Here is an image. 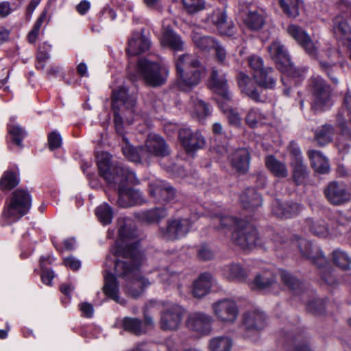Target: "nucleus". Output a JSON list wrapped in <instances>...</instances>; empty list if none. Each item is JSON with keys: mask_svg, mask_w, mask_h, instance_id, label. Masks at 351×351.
Returning a JSON list of instances; mask_svg holds the SVG:
<instances>
[{"mask_svg": "<svg viewBox=\"0 0 351 351\" xmlns=\"http://www.w3.org/2000/svg\"><path fill=\"white\" fill-rule=\"evenodd\" d=\"M208 86L225 100L229 101L231 99L232 94L228 89L226 74L222 70H219L215 66L211 69Z\"/></svg>", "mask_w": 351, "mask_h": 351, "instance_id": "nucleus-17", "label": "nucleus"}, {"mask_svg": "<svg viewBox=\"0 0 351 351\" xmlns=\"http://www.w3.org/2000/svg\"><path fill=\"white\" fill-rule=\"evenodd\" d=\"M48 145L50 150L58 149L62 145V138L60 134L53 131L48 134Z\"/></svg>", "mask_w": 351, "mask_h": 351, "instance_id": "nucleus-63", "label": "nucleus"}, {"mask_svg": "<svg viewBox=\"0 0 351 351\" xmlns=\"http://www.w3.org/2000/svg\"><path fill=\"white\" fill-rule=\"evenodd\" d=\"M231 165L237 172L245 173L250 167V156L245 149L236 150L230 159Z\"/></svg>", "mask_w": 351, "mask_h": 351, "instance_id": "nucleus-31", "label": "nucleus"}, {"mask_svg": "<svg viewBox=\"0 0 351 351\" xmlns=\"http://www.w3.org/2000/svg\"><path fill=\"white\" fill-rule=\"evenodd\" d=\"M213 278L209 273H203L199 275L193 284L192 293L195 298H202L207 295L213 286Z\"/></svg>", "mask_w": 351, "mask_h": 351, "instance_id": "nucleus-26", "label": "nucleus"}, {"mask_svg": "<svg viewBox=\"0 0 351 351\" xmlns=\"http://www.w3.org/2000/svg\"><path fill=\"white\" fill-rule=\"evenodd\" d=\"M237 83L241 92L256 103L265 102L267 97L261 95L254 81L244 72L237 75Z\"/></svg>", "mask_w": 351, "mask_h": 351, "instance_id": "nucleus-19", "label": "nucleus"}, {"mask_svg": "<svg viewBox=\"0 0 351 351\" xmlns=\"http://www.w3.org/2000/svg\"><path fill=\"white\" fill-rule=\"evenodd\" d=\"M155 156L166 157L169 155V147L165 141L155 134Z\"/></svg>", "mask_w": 351, "mask_h": 351, "instance_id": "nucleus-56", "label": "nucleus"}, {"mask_svg": "<svg viewBox=\"0 0 351 351\" xmlns=\"http://www.w3.org/2000/svg\"><path fill=\"white\" fill-rule=\"evenodd\" d=\"M347 120L341 114H338V123L341 129L336 145L339 152L346 153L348 152L351 143V130L346 125Z\"/></svg>", "mask_w": 351, "mask_h": 351, "instance_id": "nucleus-29", "label": "nucleus"}, {"mask_svg": "<svg viewBox=\"0 0 351 351\" xmlns=\"http://www.w3.org/2000/svg\"><path fill=\"white\" fill-rule=\"evenodd\" d=\"M191 38L195 46L201 51H210L217 45V40L215 38L204 36L196 30L192 32Z\"/></svg>", "mask_w": 351, "mask_h": 351, "instance_id": "nucleus-41", "label": "nucleus"}, {"mask_svg": "<svg viewBox=\"0 0 351 351\" xmlns=\"http://www.w3.org/2000/svg\"><path fill=\"white\" fill-rule=\"evenodd\" d=\"M268 52L278 69L284 73L281 81L285 86L284 94L288 96L292 84L298 85L304 79V72L294 66L287 49L279 40L272 42L268 47Z\"/></svg>", "mask_w": 351, "mask_h": 351, "instance_id": "nucleus-4", "label": "nucleus"}, {"mask_svg": "<svg viewBox=\"0 0 351 351\" xmlns=\"http://www.w3.org/2000/svg\"><path fill=\"white\" fill-rule=\"evenodd\" d=\"M135 104V99L128 95V90L125 87H119L113 90L112 95V109L119 108L121 105L126 108H132Z\"/></svg>", "mask_w": 351, "mask_h": 351, "instance_id": "nucleus-34", "label": "nucleus"}, {"mask_svg": "<svg viewBox=\"0 0 351 351\" xmlns=\"http://www.w3.org/2000/svg\"><path fill=\"white\" fill-rule=\"evenodd\" d=\"M137 72L145 84L154 86V62L147 58H141L137 62Z\"/></svg>", "mask_w": 351, "mask_h": 351, "instance_id": "nucleus-36", "label": "nucleus"}, {"mask_svg": "<svg viewBox=\"0 0 351 351\" xmlns=\"http://www.w3.org/2000/svg\"><path fill=\"white\" fill-rule=\"evenodd\" d=\"M326 263L324 265L320 266V276L323 281H324L327 285L330 286H334L336 282V278L332 274V269L329 265H326Z\"/></svg>", "mask_w": 351, "mask_h": 351, "instance_id": "nucleus-58", "label": "nucleus"}, {"mask_svg": "<svg viewBox=\"0 0 351 351\" xmlns=\"http://www.w3.org/2000/svg\"><path fill=\"white\" fill-rule=\"evenodd\" d=\"M254 78L256 84L260 87L272 90L276 86L278 75L272 67L267 66L261 72L258 73Z\"/></svg>", "mask_w": 351, "mask_h": 351, "instance_id": "nucleus-28", "label": "nucleus"}, {"mask_svg": "<svg viewBox=\"0 0 351 351\" xmlns=\"http://www.w3.org/2000/svg\"><path fill=\"white\" fill-rule=\"evenodd\" d=\"M184 7L190 14H194L205 8L204 0H182Z\"/></svg>", "mask_w": 351, "mask_h": 351, "instance_id": "nucleus-59", "label": "nucleus"}, {"mask_svg": "<svg viewBox=\"0 0 351 351\" xmlns=\"http://www.w3.org/2000/svg\"><path fill=\"white\" fill-rule=\"evenodd\" d=\"M178 138L182 146L189 154H193L206 145V139L199 130L193 132L188 127L178 131Z\"/></svg>", "mask_w": 351, "mask_h": 351, "instance_id": "nucleus-14", "label": "nucleus"}, {"mask_svg": "<svg viewBox=\"0 0 351 351\" xmlns=\"http://www.w3.org/2000/svg\"><path fill=\"white\" fill-rule=\"evenodd\" d=\"M32 198L23 189H16L12 193L9 203L3 211V218L8 223H12L27 214L30 209Z\"/></svg>", "mask_w": 351, "mask_h": 351, "instance_id": "nucleus-7", "label": "nucleus"}, {"mask_svg": "<svg viewBox=\"0 0 351 351\" xmlns=\"http://www.w3.org/2000/svg\"><path fill=\"white\" fill-rule=\"evenodd\" d=\"M155 222L167 215L166 204L176 197V191L169 183L161 180H155Z\"/></svg>", "mask_w": 351, "mask_h": 351, "instance_id": "nucleus-9", "label": "nucleus"}, {"mask_svg": "<svg viewBox=\"0 0 351 351\" xmlns=\"http://www.w3.org/2000/svg\"><path fill=\"white\" fill-rule=\"evenodd\" d=\"M154 73L155 87L161 86L167 82L169 75V67L165 60L160 57L155 58Z\"/></svg>", "mask_w": 351, "mask_h": 351, "instance_id": "nucleus-43", "label": "nucleus"}, {"mask_svg": "<svg viewBox=\"0 0 351 351\" xmlns=\"http://www.w3.org/2000/svg\"><path fill=\"white\" fill-rule=\"evenodd\" d=\"M213 315L220 322L232 324L239 316V308L237 303L229 298L220 299L211 304Z\"/></svg>", "mask_w": 351, "mask_h": 351, "instance_id": "nucleus-13", "label": "nucleus"}, {"mask_svg": "<svg viewBox=\"0 0 351 351\" xmlns=\"http://www.w3.org/2000/svg\"><path fill=\"white\" fill-rule=\"evenodd\" d=\"M310 86L312 109L315 112L329 110L333 104L330 86L320 76L312 77Z\"/></svg>", "mask_w": 351, "mask_h": 351, "instance_id": "nucleus-8", "label": "nucleus"}, {"mask_svg": "<svg viewBox=\"0 0 351 351\" xmlns=\"http://www.w3.org/2000/svg\"><path fill=\"white\" fill-rule=\"evenodd\" d=\"M95 214L99 221L103 224H108L112 221V208L107 204H103L98 206L95 210Z\"/></svg>", "mask_w": 351, "mask_h": 351, "instance_id": "nucleus-53", "label": "nucleus"}, {"mask_svg": "<svg viewBox=\"0 0 351 351\" xmlns=\"http://www.w3.org/2000/svg\"><path fill=\"white\" fill-rule=\"evenodd\" d=\"M215 221L219 223L215 228L219 230L232 231L233 242L243 250H251L256 247L268 249L276 252L289 251L291 247H298L301 254L311 260L318 267L324 265L326 259L318 246L313 245L308 240L294 237L288 240L278 232L272 229L267 230L263 237H259L256 228L251 223L230 216L217 215Z\"/></svg>", "mask_w": 351, "mask_h": 351, "instance_id": "nucleus-1", "label": "nucleus"}, {"mask_svg": "<svg viewBox=\"0 0 351 351\" xmlns=\"http://www.w3.org/2000/svg\"><path fill=\"white\" fill-rule=\"evenodd\" d=\"M326 263L324 265L320 266V276L323 281H324L327 285L330 286H334L336 282V278L332 274V269L329 265H326Z\"/></svg>", "mask_w": 351, "mask_h": 351, "instance_id": "nucleus-57", "label": "nucleus"}, {"mask_svg": "<svg viewBox=\"0 0 351 351\" xmlns=\"http://www.w3.org/2000/svg\"><path fill=\"white\" fill-rule=\"evenodd\" d=\"M118 195L117 204L123 208L141 205L143 202L141 193L136 190L128 189L124 191L119 188Z\"/></svg>", "mask_w": 351, "mask_h": 351, "instance_id": "nucleus-27", "label": "nucleus"}, {"mask_svg": "<svg viewBox=\"0 0 351 351\" xmlns=\"http://www.w3.org/2000/svg\"><path fill=\"white\" fill-rule=\"evenodd\" d=\"M97 165L99 175L108 184L123 185L124 182H134L136 176L134 172L119 165H112L110 155L102 152L97 156Z\"/></svg>", "mask_w": 351, "mask_h": 351, "instance_id": "nucleus-6", "label": "nucleus"}, {"mask_svg": "<svg viewBox=\"0 0 351 351\" xmlns=\"http://www.w3.org/2000/svg\"><path fill=\"white\" fill-rule=\"evenodd\" d=\"M214 322L213 316L203 312L195 311L191 313L186 319V327L197 334L208 335L212 331Z\"/></svg>", "mask_w": 351, "mask_h": 351, "instance_id": "nucleus-15", "label": "nucleus"}, {"mask_svg": "<svg viewBox=\"0 0 351 351\" xmlns=\"http://www.w3.org/2000/svg\"><path fill=\"white\" fill-rule=\"evenodd\" d=\"M282 338L284 339L285 348L287 351H311L304 339V335L300 332L282 330L280 332Z\"/></svg>", "mask_w": 351, "mask_h": 351, "instance_id": "nucleus-24", "label": "nucleus"}, {"mask_svg": "<svg viewBox=\"0 0 351 351\" xmlns=\"http://www.w3.org/2000/svg\"><path fill=\"white\" fill-rule=\"evenodd\" d=\"M154 304L152 302L147 304L144 308V322L136 317H125L122 320L123 328L137 336L146 334L153 323Z\"/></svg>", "mask_w": 351, "mask_h": 351, "instance_id": "nucleus-11", "label": "nucleus"}, {"mask_svg": "<svg viewBox=\"0 0 351 351\" xmlns=\"http://www.w3.org/2000/svg\"><path fill=\"white\" fill-rule=\"evenodd\" d=\"M191 101L194 107V115L199 120H204L210 115L211 110L210 106L203 100L197 97H191Z\"/></svg>", "mask_w": 351, "mask_h": 351, "instance_id": "nucleus-49", "label": "nucleus"}, {"mask_svg": "<svg viewBox=\"0 0 351 351\" xmlns=\"http://www.w3.org/2000/svg\"><path fill=\"white\" fill-rule=\"evenodd\" d=\"M332 29L338 38L350 40L351 27L344 16L337 15L333 18Z\"/></svg>", "mask_w": 351, "mask_h": 351, "instance_id": "nucleus-38", "label": "nucleus"}, {"mask_svg": "<svg viewBox=\"0 0 351 351\" xmlns=\"http://www.w3.org/2000/svg\"><path fill=\"white\" fill-rule=\"evenodd\" d=\"M185 313V308L178 304H165L160 312L159 322L160 328L165 331L178 330Z\"/></svg>", "mask_w": 351, "mask_h": 351, "instance_id": "nucleus-10", "label": "nucleus"}, {"mask_svg": "<svg viewBox=\"0 0 351 351\" xmlns=\"http://www.w3.org/2000/svg\"><path fill=\"white\" fill-rule=\"evenodd\" d=\"M224 278L232 281L243 282L247 276V270L239 263H232L224 265L221 269Z\"/></svg>", "mask_w": 351, "mask_h": 351, "instance_id": "nucleus-30", "label": "nucleus"}, {"mask_svg": "<svg viewBox=\"0 0 351 351\" xmlns=\"http://www.w3.org/2000/svg\"><path fill=\"white\" fill-rule=\"evenodd\" d=\"M265 119V117L258 108H251L247 113L245 117L246 124L252 128H254L263 121Z\"/></svg>", "mask_w": 351, "mask_h": 351, "instance_id": "nucleus-52", "label": "nucleus"}, {"mask_svg": "<svg viewBox=\"0 0 351 351\" xmlns=\"http://www.w3.org/2000/svg\"><path fill=\"white\" fill-rule=\"evenodd\" d=\"M326 199L334 206H341L351 200V193L343 182H330L324 189Z\"/></svg>", "mask_w": 351, "mask_h": 351, "instance_id": "nucleus-16", "label": "nucleus"}, {"mask_svg": "<svg viewBox=\"0 0 351 351\" xmlns=\"http://www.w3.org/2000/svg\"><path fill=\"white\" fill-rule=\"evenodd\" d=\"M124 144L122 145V152L123 155L129 160L133 162L151 161L153 153V140L149 137L145 143V148L141 149V153H138L128 141L125 137H123Z\"/></svg>", "mask_w": 351, "mask_h": 351, "instance_id": "nucleus-18", "label": "nucleus"}, {"mask_svg": "<svg viewBox=\"0 0 351 351\" xmlns=\"http://www.w3.org/2000/svg\"><path fill=\"white\" fill-rule=\"evenodd\" d=\"M293 182L298 186L306 184L309 177V170L304 162L290 164Z\"/></svg>", "mask_w": 351, "mask_h": 351, "instance_id": "nucleus-39", "label": "nucleus"}, {"mask_svg": "<svg viewBox=\"0 0 351 351\" xmlns=\"http://www.w3.org/2000/svg\"><path fill=\"white\" fill-rule=\"evenodd\" d=\"M227 117L230 125L234 127H239L241 124V117L234 109L228 111Z\"/></svg>", "mask_w": 351, "mask_h": 351, "instance_id": "nucleus-64", "label": "nucleus"}, {"mask_svg": "<svg viewBox=\"0 0 351 351\" xmlns=\"http://www.w3.org/2000/svg\"><path fill=\"white\" fill-rule=\"evenodd\" d=\"M305 223L312 234L315 236L326 237L328 234V226L322 219L308 218L306 219Z\"/></svg>", "mask_w": 351, "mask_h": 351, "instance_id": "nucleus-46", "label": "nucleus"}, {"mask_svg": "<svg viewBox=\"0 0 351 351\" xmlns=\"http://www.w3.org/2000/svg\"><path fill=\"white\" fill-rule=\"evenodd\" d=\"M104 286L103 287L104 293L116 302L123 305L125 304V300H121L118 295L119 289L117 280L115 277L108 271L104 276Z\"/></svg>", "mask_w": 351, "mask_h": 351, "instance_id": "nucleus-35", "label": "nucleus"}, {"mask_svg": "<svg viewBox=\"0 0 351 351\" xmlns=\"http://www.w3.org/2000/svg\"><path fill=\"white\" fill-rule=\"evenodd\" d=\"M240 201L245 209L254 210L262 205L261 195L253 188L246 189L240 195Z\"/></svg>", "mask_w": 351, "mask_h": 351, "instance_id": "nucleus-33", "label": "nucleus"}, {"mask_svg": "<svg viewBox=\"0 0 351 351\" xmlns=\"http://www.w3.org/2000/svg\"><path fill=\"white\" fill-rule=\"evenodd\" d=\"M287 32L309 56L317 60L319 70L325 73L334 84H337L338 75L347 65V62L340 50L330 48L318 54L317 47L303 28L296 24H290L287 27Z\"/></svg>", "mask_w": 351, "mask_h": 351, "instance_id": "nucleus-3", "label": "nucleus"}, {"mask_svg": "<svg viewBox=\"0 0 351 351\" xmlns=\"http://www.w3.org/2000/svg\"><path fill=\"white\" fill-rule=\"evenodd\" d=\"M334 134V127L330 124L326 123L316 130L315 140L320 146H324L332 141Z\"/></svg>", "mask_w": 351, "mask_h": 351, "instance_id": "nucleus-44", "label": "nucleus"}, {"mask_svg": "<svg viewBox=\"0 0 351 351\" xmlns=\"http://www.w3.org/2000/svg\"><path fill=\"white\" fill-rule=\"evenodd\" d=\"M282 11L290 18H296L300 13V8L302 5V0H279Z\"/></svg>", "mask_w": 351, "mask_h": 351, "instance_id": "nucleus-48", "label": "nucleus"}, {"mask_svg": "<svg viewBox=\"0 0 351 351\" xmlns=\"http://www.w3.org/2000/svg\"><path fill=\"white\" fill-rule=\"evenodd\" d=\"M287 151L290 158V164H295L304 162V158L298 145L291 141L287 146Z\"/></svg>", "mask_w": 351, "mask_h": 351, "instance_id": "nucleus-54", "label": "nucleus"}, {"mask_svg": "<svg viewBox=\"0 0 351 351\" xmlns=\"http://www.w3.org/2000/svg\"><path fill=\"white\" fill-rule=\"evenodd\" d=\"M206 21L214 25L222 35L230 36L234 34V25L231 21H228L224 9L214 10L208 15Z\"/></svg>", "mask_w": 351, "mask_h": 351, "instance_id": "nucleus-20", "label": "nucleus"}, {"mask_svg": "<svg viewBox=\"0 0 351 351\" xmlns=\"http://www.w3.org/2000/svg\"><path fill=\"white\" fill-rule=\"evenodd\" d=\"M245 25L252 30H258L265 24V15L263 12L250 10L244 19Z\"/></svg>", "mask_w": 351, "mask_h": 351, "instance_id": "nucleus-45", "label": "nucleus"}, {"mask_svg": "<svg viewBox=\"0 0 351 351\" xmlns=\"http://www.w3.org/2000/svg\"><path fill=\"white\" fill-rule=\"evenodd\" d=\"M199 216L170 221L165 228H161L159 235L165 240H177L184 237L191 230L192 223Z\"/></svg>", "mask_w": 351, "mask_h": 351, "instance_id": "nucleus-12", "label": "nucleus"}, {"mask_svg": "<svg viewBox=\"0 0 351 351\" xmlns=\"http://www.w3.org/2000/svg\"><path fill=\"white\" fill-rule=\"evenodd\" d=\"M149 284V283L143 278L140 279L136 278L132 282V287H134V290L130 289L129 287H127L126 292L134 298L138 297L141 294V292L143 291V288H141V290H136V288L140 287L141 285H143V287H145Z\"/></svg>", "mask_w": 351, "mask_h": 351, "instance_id": "nucleus-62", "label": "nucleus"}, {"mask_svg": "<svg viewBox=\"0 0 351 351\" xmlns=\"http://www.w3.org/2000/svg\"><path fill=\"white\" fill-rule=\"evenodd\" d=\"M232 346V340L227 336H218L209 341L210 351H230Z\"/></svg>", "mask_w": 351, "mask_h": 351, "instance_id": "nucleus-47", "label": "nucleus"}, {"mask_svg": "<svg viewBox=\"0 0 351 351\" xmlns=\"http://www.w3.org/2000/svg\"><path fill=\"white\" fill-rule=\"evenodd\" d=\"M112 253L117 258L114 261L108 256L105 262L106 267L114 265L117 276L130 278L137 276L138 268L144 260L143 253L138 249L135 230L130 219H127L119 230V239L115 242Z\"/></svg>", "mask_w": 351, "mask_h": 351, "instance_id": "nucleus-2", "label": "nucleus"}, {"mask_svg": "<svg viewBox=\"0 0 351 351\" xmlns=\"http://www.w3.org/2000/svg\"><path fill=\"white\" fill-rule=\"evenodd\" d=\"M243 324L248 330H261L267 325V317L259 310L250 311L243 315Z\"/></svg>", "mask_w": 351, "mask_h": 351, "instance_id": "nucleus-25", "label": "nucleus"}, {"mask_svg": "<svg viewBox=\"0 0 351 351\" xmlns=\"http://www.w3.org/2000/svg\"><path fill=\"white\" fill-rule=\"evenodd\" d=\"M177 70V86L179 90L189 92L197 86L202 79V73L206 68L199 60L191 53L180 56L176 62Z\"/></svg>", "mask_w": 351, "mask_h": 351, "instance_id": "nucleus-5", "label": "nucleus"}, {"mask_svg": "<svg viewBox=\"0 0 351 351\" xmlns=\"http://www.w3.org/2000/svg\"><path fill=\"white\" fill-rule=\"evenodd\" d=\"M151 44L150 39L144 34L143 31L134 32L128 40L126 53L129 56H138L147 51Z\"/></svg>", "mask_w": 351, "mask_h": 351, "instance_id": "nucleus-21", "label": "nucleus"}, {"mask_svg": "<svg viewBox=\"0 0 351 351\" xmlns=\"http://www.w3.org/2000/svg\"><path fill=\"white\" fill-rule=\"evenodd\" d=\"M159 40L162 46L168 47L173 51H182L184 49L185 43L182 38L169 25L164 27Z\"/></svg>", "mask_w": 351, "mask_h": 351, "instance_id": "nucleus-23", "label": "nucleus"}, {"mask_svg": "<svg viewBox=\"0 0 351 351\" xmlns=\"http://www.w3.org/2000/svg\"><path fill=\"white\" fill-rule=\"evenodd\" d=\"M333 263L339 267L347 270L350 269L351 258L348 254L340 249H335L332 252Z\"/></svg>", "mask_w": 351, "mask_h": 351, "instance_id": "nucleus-51", "label": "nucleus"}, {"mask_svg": "<svg viewBox=\"0 0 351 351\" xmlns=\"http://www.w3.org/2000/svg\"><path fill=\"white\" fill-rule=\"evenodd\" d=\"M308 156L311 162V166L316 172L322 174L329 172L330 165L328 160L321 152L311 150L308 152Z\"/></svg>", "mask_w": 351, "mask_h": 351, "instance_id": "nucleus-37", "label": "nucleus"}, {"mask_svg": "<svg viewBox=\"0 0 351 351\" xmlns=\"http://www.w3.org/2000/svg\"><path fill=\"white\" fill-rule=\"evenodd\" d=\"M280 274L285 285L290 289L295 295L302 296L301 300L305 302V296L308 295V293L304 290L302 282L287 271H280Z\"/></svg>", "mask_w": 351, "mask_h": 351, "instance_id": "nucleus-32", "label": "nucleus"}, {"mask_svg": "<svg viewBox=\"0 0 351 351\" xmlns=\"http://www.w3.org/2000/svg\"><path fill=\"white\" fill-rule=\"evenodd\" d=\"M253 285L258 290H269L277 286L276 278L269 271H264L256 276Z\"/></svg>", "mask_w": 351, "mask_h": 351, "instance_id": "nucleus-40", "label": "nucleus"}, {"mask_svg": "<svg viewBox=\"0 0 351 351\" xmlns=\"http://www.w3.org/2000/svg\"><path fill=\"white\" fill-rule=\"evenodd\" d=\"M248 64L252 70L253 76L266 69L267 66H264V62L262 58L258 56H251L248 58Z\"/></svg>", "mask_w": 351, "mask_h": 351, "instance_id": "nucleus-60", "label": "nucleus"}, {"mask_svg": "<svg viewBox=\"0 0 351 351\" xmlns=\"http://www.w3.org/2000/svg\"><path fill=\"white\" fill-rule=\"evenodd\" d=\"M9 132L12 141L18 146H21V141L25 136V132L19 126H10Z\"/></svg>", "mask_w": 351, "mask_h": 351, "instance_id": "nucleus-61", "label": "nucleus"}, {"mask_svg": "<svg viewBox=\"0 0 351 351\" xmlns=\"http://www.w3.org/2000/svg\"><path fill=\"white\" fill-rule=\"evenodd\" d=\"M326 306L324 300L316 298L306 303V310L315 315H320L325 313Z\"/></svg>", "mask_w": 351, "mask_h": 351, "instance_id": "nucleus-55", "label": "nucleus"}, {"mask_svg": "<svg viewBox=\"0 0 351 351\" xmlns=\"http://www.w3.org/2000/svg\"><path fill=\"white\" fill-rule=\"evenodd\" d=\"M265 165L278 178H285L289 175L285 163L277 160L274 156L270 155L265 158Z\"/></svg>", "mask_w": 351, "mask_h": 351, "instance_id": "nucleus-42", "label": "nucleus"}, {"mask_svg": "<svg viewBox=\"0 0 351 351\" xmlns=\"http://www.w3.org/2000/svg\"><path fill=\"white\" fill-rule=\"evenodd\" d=\"M19 182V180L16 173L12 171H6L0 179V189L10 191L16 186Z\"/></svg>", "mask_w": 351, "mask_h": 351, "instance_id": "nucleus-50", "label": "nucleus"}, {"mask_svg": "<svg viewBox=\"0 0 351 351\" xmlns=\"http://www.w3.org/2000/svg\"><path fill=\"white\" fill-rule=\"evenodd\" d=\"M303 209L302 204L293 201L284 203L276 199L271 207L272 213L277 217L288 219L298 215Z\"/></svg>", "mask_w": 351, "mask_h": 351, "instance_id": "nucleus-22", "label": "nucleus"}]
</instances>
